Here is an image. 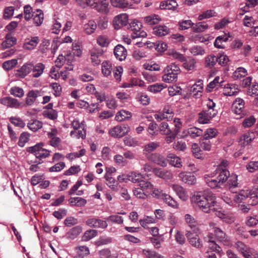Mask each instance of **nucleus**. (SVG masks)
<instances>
[{
	"instance_id": "f257e3e1",
	"label": "nucleus",
	"mask_w": 258,
	"mask_h": 258,
	"mask_svg": "<svg viewBox=\"0 0 258 258\" xmlns=\"http://www.w3.org/2000/svg\"><path fill=\"white\" fill-rule=\"evenodd\" d=\"M191 202L206 213L215 211L216 198L213 193L209 190L195 192L190 198Z\"/></svg>"
},
{
	"instance_id": "f03ea898",
	"label": "nucleus",
	"mask_w": 258,
	"mask_h": 258,
	"mask_svg": "<svg viewBox=\"0 0 258 258\" xmlns=\"http://www.w3.org/2000/svg\"><path fill=\"white\" fill-rule=\"evenodd\" d=\"M45 69V66L42 62L34 64L31 61H28L17 70L16 75L20 78H24L31 73L32 77L37 78L43 74Z\"/></svg>"
},
{
	"instance_id": "7ed1b4c3",
	"label": "nucleus",
	"mask_w": 258,
	"mask_h": 258,
	"mask_svg": "<svg viewBox=\"0 0 258 258\" xmlns=\"http://www.w3.org/2000/svg\"><path fill=\"white\" fill-rule=\"evenodd\" d=\"M208 109L204 110L199 113L198 121L201 124H206L210 122V120L217 113V110L214 109L215 103L209 100L207 104Z\"/></svg>"
},
{
	"instance_id": "20e7f679",
	"label": "nucleus",
	"mask_w": 258,
	"mask_h": 258,
	"mask_svg": "<svg viewBox=\"0 0 258 258\" xmlns=\"http://www.w3.org/2000/svg\"><path fill=\"white\" fill-rule=\"evenodd\" d=\"M164 74L162 76V81L164 82L170 83L175 82L177 80L178 75L180 70L178 66L171 63L167 66L164 71Z\"/></svg>"
},
{
	"instance_id": "39448f33",
	"label": "nucleus",
	"mask_w": 258,
	"mask_h": 258,
	"mask_svg": "<svg viewBox=\"0 0 258 258\" xmlns=\"http://www.w3.org/2000/svg\"><path fill=\"white\" fill-rule=\"evenodd\" d=\"M142 23L137 20H134L130 23L128 29L132 31L131 36L133 39L144 37L147 35L146 33L142 30Z\"/></svg>"
},
{
	"instance_id": "423d86ee",
	"label": "nucleus",
	"mask_w": 258,
	"mask_h": 258,
	"mask_svg": "<svg viewBox=\"0 0 258 258\" xmlns=\"http://www.w3.org/2000/svg\"><path fill=\"white\" fill-rule=\"evenodd\" d=\"M210 230L212 231L211 234H214L216 238L224 244L230 245V242L225 233L216 226V224L214 222L209 223Z\"/></svg>"
},
{
	"instance_id": "0eeeda50",
	"label": "nucleus",
	"mask_w": 258,
	"mask_h": 258,
	"mask_svg": "<svg viewBox=\"0 0 258 258\" xmlns=\"http://www.w3.org/2000/svg\"><path fill=\"white\" fill-rule=\"evenodd\" d=\"M91 64L94 66L99 65L103 58L104 51L100 48L94 47L89 50Z\"/></svg>"
},
{
	"instance_id": "6e6552de",
	"label": "nucleus",
	"mask_w": 258,
	"mask_h": 258,
	"mask_svg": "<svg viewBox=\"0 0 258 258\" xmlns=\"http://www.w3.org/2000/svg\"><path fill=\"white\" fill-rule=\"evenodd\" d=\"M199 233V229L195 228L192 231H187L186 233L189 243L196 248H201L202 246V242L198 235Z\"/></svg>"
},
{
	"instance_id": "1a4fd4ad",
	"label": "nucleus",
	"mask_w": 258,
	"mask_h": 258,
	"mask_svg": "<svg viewBox=\"0 0 258 258\" xmlns=\"http://www.w3.org/2000/svg\"><path fill=\"white\" fill-rule=\"evenodd\" d=\"M0 103L10 108L16 109L22 108L25 107L23 102H20L17 99L11 97H5L0 99Z\"/></svg>"
},
{
	"instance_id": "9d476101",
	"label": "nucleus",
	"mask_w": 258,
	"mask_h": 258,
	"mask_svg": "<svg viewBox=\"0 0 258 258\" xmlns=\"http://www.w3.org/2000/svg\"><path fill=\"white\" fill-rule=\"evenodd\" d=\"M128 22V15L126 13H121L113 18L112 25L115 29L118 30L126 26Z\"/></svg>"
},
{
	"instance_id": "9b49d317",
	"label": "nucleus",
	"mask_w": 258,
	"mask_h": 258,
	"mask_svg": "<svg viewBox=\"0 0 258 258\" xmlns=\"http://www.w3.org/2000/svg\"><path fill=\"white\" fill-rule=\"evenodd\" d=\"M130 131V127L127 125H117L111 128L109 135L113 137L121 138L126 135Z\"/></svg>"
},
{
	"instance_id": "f8f14e48",
	"label": "nucleus",
	"mask_w": 258,
	"mask_h": 258,
	"mask_svg": "<svg viewBox=\"0 0 258 258\" xmlns=\"http://www.w3.org/2000/svg\"><path fill=\"white\" fill-rule=\"evenodd\" d=\"M43 95V92L41 90H32L29 91L26 95L25 103H24L26 106H31L35 102L38 97Z\"/></svg>"
},
{
	"instance_id": "ddd939ff",
	"label": "nucleus",
	"mask_w": 258,
	"mask_h": 258,
	"mask_svg": "<svg viewBox=\"0 0 258 258\" xmlns=\"http://www.w3.org/2000/svg\"><path fill=\"white\" fill-rule=\"evenodd\" d=\"M244 105L245 102L242 99L236 98L232 104V111L235 114L240 115V117L241 118L244 115L243 113Z\"/></svg>"
},
{
	"instance_id": "4468645a",
	"label": "nucleus",
	"mask_w": 258,
	"mask_h": 258,
	"mask_svg": "<svg viewBox=\"0 0 258 258\" xmlns=\"http://www.w3.org/2000/svg\"><path fill=\"white\" fill-rule=\"evenodd\" d=\"M40 42L38 36H30L25 39L23 48L25 50H31L35 49Z\"/></svg>"
},
{
	"instance_id": "2eb2a0df",
	"label": "nucleus",
	"mask_w": 258,
	"mask_h": 258,
	"mask_svg": "<svg viewBox=\"0 0 258 258\" xmlns=\"http://www.w3.org/2000/svg\"><path fill=\"white\" fill-rule=\"evenodd\" d=\"M235 247L244 257L246 256H252L254 254V250L241 241H237Z\"/></svg>"
},
{
	"instance_id": "dca6fc26",
	"label": "nucleus",
	"mask_w": 258,
	"mask_h": 258,
	"mask_svg": "<svg viewBox=\"0 0 258 258\" xmlns=\"http://www.w3.org/2000/svg\"><path fill=\"white\" fill-rule=\"evenodd\" d=\"M169 186L181 200L183 201L187 200L188 198L187 192L182 186L178 184H170Z\"/></svg>"
},
{
	"instance_id": "f3484780",
	"label": "nucleus",
	"mask_w": 258,
	"mask_h": 258,
	"mask_svg": "<svg viewBox=\"0 0 258 258\" xmlns=\"http://www.w3.org/2000/svg\"><path fill=\"white\" fill-rule=\"evenodd\" d=\"M86 224L90 227L102 229L106 228L108 225L106 221L95 218L87 219Z\"/></svg>"
},
{
	"instance_id": "a211bd4d",
	"label": "nucleus",
	"mask_w": 258,
	"mask_h": 258,
	"mask_svg": "<svg viewBox=\"0 0 258 258\" xmlns=\"http://www.w3.org/2000/svg\"><path fill=\"white\" fill-rule=\"evenodd\" d=\"M154 174L157 177L165 180H171L173 178V174L170 170L155 168L153 169Z\"/></svg>"
},
{
	"instance_id": "6ab92c4d",
	"label": "nucleus",
	"mask_w": 258,
	"mask_h": 258,
	"mask_svg": "<svg viewBox=\"0 0 258 258\" xmlns=\"http://www.w3.org/2000/svg\"><path fill=\"white\" fill-rule=\"evenodd\" d=\"M148 159L162 167H166L167 166L165 158L159 154H151L148 156Z\"/></svg>"
},
{
	"instance_id": "aec40b11",
	"label": "nucleus",
	"mask_w": 258,
	"mask_h": 258,
	"mask_svg": "<svg viewBox=\"0 0 258 258\" xmlns=\"http://www.w3.org/2000/svg\"><path fill=\"white\" fill-rule=\"evenodd\" d=\"M193 96L195 98H199L202 96L203 91V82L202 80H199L192 85L190 90Z\"/></svg>"
},
{
	"instance_id": "412c9836",
	"label": "nucleus",
	"mask_w": 258,
	"mask_h": 258,
	"mask_svg": "<svg viewBox=\"0 0 258 258\" xmlns=\"http://www.w3.org/2000/svg\"><path fill=\"white\" fill-rule=\"evenodd\" d=\"M114 54L117 59L122 61L126 57L127 50L122 45L118 44L114 49Z\"/></svg>"
},
{
	"instance_id": "4be33fe9",
	"label": "nucleus",
	"mask_w": 258,
	"mask_h": 258,
	"mask_svg": "<svg viewBox=\"0 0 258 258\" xmlns=\"http://www.w3.org/2000/svg\"><path fill=\"white\" fill-rule=\"evenodd\" d=\"M94 9L99 13L106 14L109 12V3L107 0H97Z\"/></svg>"
},
{
	"instance_id": "5701e85b",
	"label": "nucleus",
	"mask_w": 258,
	"mask_h": 258,
	"mask_svg": "<svg viewBox=\"0 0 258 258\" xmlns=\"http://www.w3.org/2000/svg\"><path fill=\"white\" fill-rule=\"evenodd\" d=\"M178 176L183 182L189 185L194 184L196 182V178L190 173L181 172L179 174Z\"/></svg>"
},
{
	"instance_id": "b1692460",
	"label": "nucleus",
	"mask_w": 258,
	"mask_h": 258,
	"mask_svg": "<svg viewBox=\"0 0 258 258\" xmlns=\"http://www.w3.org/2000/svg\"><path fill=\"white\" fill-rule=\"evenodd\" d=\"M110 3L113 7L118 9L124 10L133 8L132 4L127 0H110Z\"/></svg>"
},
{
	"instance_id": "393cba45",
	"label": "nucleus",
	"mask_w": 258,
	"mask_h": 258,
	"mask_svg": "<svg viewBox=\"0 0 258 258\" xmlns=\"http://www.w3.org/2000/svg\"><path fill=\"white\" fill-rule=\"evenodd\" d=\"M239 91L236 85L233 84H226L223 89V94L225 96H234L236 95Z\"/></svg>"
},
{
	"instance_id": "a878e982",
	"label": "nucleus",
	"mask_w": 258,
	"mask_h": 258,
	"mask_svg": "<svg viewBox=\"0 0 258 258\" xmlns=\"http://www.w3.org/2000/svg\"><path fill=\"white\" fill-rule=\"evenodd\" d=\"M213 174L218 175L217 178L221 184L227 180L230 175L228 170L216 169Z\"/></svg>"
},
{
	"instance_id": "bb28decb",
	"label": "nucleus",
	"mask_w": 258,
	"mask_h": 258,
	"mask_svg": "<svg viewBox=\"0 0 258 258\" xmlns=\"http://www.w3.org/2000/svg\"><path fill=\"white\" fill-rule=\"evenodd\" d=\"M167 160L170 165L176 168L182 167L181 159L175 155L170 153L167 156Z\"/></svg>"
},
{
	"instance_id": "cd10ccee",
	"label": "nucleus",
	"mask_w": 258,
	"mask_h": 258,
	"mask_svg": "<svg viewBox=\"0 0 258 258\" xmlns=\"http://www.w3.org/2000/svg\"><path fill=\"white\" fill-rule=\"evenodd\" d=\"M178 4L174 0L164 1L160 3V8L163 10H175L177 9Z\"/></svg>"
},
{
	"instance_id": "c85d7f7f",
	"label": "nucleus",
	"mask_w": 258,
	"mask_h": 258,
	"mask_svg": "<svg viewBox=\"0 0 258 258\" xmlns=\"http://www.w3.org/2000/svg\"><path fill=\"white\" fill-rule=\"evenodd\" d=\"M97 28V24L93 20H89L83 25V30L85 33L90 35L93 33Z\"/></svg>"
},
{
	"instance_id": "c756f323",
	"label": "nucleus",
	"mask_w": 258,
	"mask_h": 258,
	"mask_svg": "<svg viewBox=\"0 0 258 258\" xmlns=\"http://www.w3.org/2000/svg\"><path fill=\"white\" fill-rule=\"evenodd\" d=\"M169 32V28L164 25L157 26L153 28V33L158 36H165Z\"/></svg>"
},
{
	"instance_id": "7c9ffc66",
	"label": "nucleus",
	"mask_w": 258,
	"mask_h": 258,
	"mask_svg": "<svg viewBox=\"0 0 258 258\" xmlns=\"http://www.w3.org/2000/svg\"><path fill=\"white\" fill-rule=\"evenodd\" d=\"M255 138L254 134L253 132H248L243 134L240 138V143L243 146L248 145Z\"/></svg>"
},
{
	"instance_id": "2f4dec72",
	"label": "nucleus",
	"mask_w": 258,
	"mask_h": 258,
	"mask_svg": "<svg viewBox=\"0 0 258 258\" xmlns=\"http://www.w3.org/2000/svg\"><path fill=\"white\" fill-rule=\"evenodd\" d=\"M132 116V113L129 111L121 110L115 115V119L118 121H123L131 118Z\"/></svg>"
},
{
	"instance_id": "473e14b6",
	"label": "nucleus",
	"mask_w": 258,
	"mask_h": 258,
	"mask_svg": "<svg viewBox=\"0 0 258 258\" xmlns=\"http://www.w3.org/2000/svg\"><path fill=\"white\" fill-rule=\"evenodd\" d=\"M33 22L36 26H40L44 20L43 11L40 9H37L36 12H34Z\"/></svg>"
},
{
	"instance_id": "72a5a7b5",
	"label": "nucleus",
	"mask_w": 258,
	"mask_h": 258,
	"mask_svg": "<svg viewBox=\"0 0 258 258\" xmlns=\"http://www.w3.org/2000/svg\"><path fill=\"white\" fill-rule=\"evenodd\" d=\"M85 126H83L81 129L74 130L70 133V136L75 139H79L81 138L84 139L86 138V132L85 130Z\"/></svg>"
},
{
	"instance_id": "f704fd0d",
	"label": "nucleus",
	"mask_w": 258,
	"mask_h": 258,
	"mask_svg": "<svg viewBox=\"0 0 258 258\" xmlns=\"http://www.w3.org/2000/svg\"><path fill=\"white\" fill-rule=\"evenodd\" d=\"M249 194L250 192H248V190H242L238 194L234 195L233 200L235 202V205L241 203L246 198L248 197Z\"/></svg>"
},
{
	"instance_id": "c9c22d12",
	"label": "nucleus",
	"mask_w": 258,
	"mask_h": 258,
	"mask_svg": "<svg viewBox=\"0 0 258 258\" xmlns=\"http://www.w3.org/2000/svg\"><path fill=\"white\" fill-rule=\"evenodd\" d=\"M105 178L107 181V185L113 190L117 191L119 187L117 181L109 174H106Z\"/></svg>"
},
{
	"instance_id": "e433bc0d",
	"label": "nucleus",
	"mask_w": 258,
	"mask_h": 258,
	"mask_svg": "<svg viewBox=\"0 0 258 258\" xmlns=\"http://www.w3.org/2000/svg\"><path fill=\"white\" fill-rule=\"evenodd\" d=\"M145 22L148 25H153L158 24L161 21V18L157 15L153 14L144 17Z\"/></svg>"
},
{
	"instance_id": "4c0bfd02",
	"label": "nucleus",
	"mask_w": 258,
	"mask_h": 258,
	"mask_svg": "<svg viewBox=\"0 0 258 258\" xmlns=\"http://www.w3.org/2000/svg\"><path fill=\"white\" fill-rule=\"evenodd\" d=\"M164 202L167 204L169 206L174 209H177L179 205L177 201H176L171 196L168 194H165L162 199Z\"/></svg>"
},
{
	"instance_id": "58836bf2",
	"label": "nucleus",
	"mask_w": 258,
	"mask_h": 258,
	"mask_svg": "<svg viewBox=\"0 0 258 258\" xmlns=\"http://www.w3.org/2000/svg\"><path fill=\"white\" fill-rule=\"evenodd\" d=\"M247 73L245 69L242 67L238 68L233 73L232 78L234 80H239L247 76Z\"/></svg>"
},
{
	"instance_id": "ea45409f",
	"label": "nucleus",
	"mask_w": 258,
	"mask_h": 258,
	"mask_svg": "<svg viewBox=\"0 0 258 258\" xmlns=\"http://www.w3.org/2000/svg\"><path fill=\"white\" fill-rule=\"evenodd\" d=\"M129 181L133 183H140L143 180L144 176L141 173L137 172H132L129 173Z\"/></svg>"
},
{
	"instance_id": "a19ab883",
	"label": "nucleus",
	"mask_w": 258,
	"mask_h": 258,
	"mask_svg": "<svg viewBox=\"0 0 258 258\" xmlns=\"http://www.w3.org/2000/svg\"><path fill=\"white\" fill-rule=\"evenodd\" d=\"M82 227L81 226H76L69 231L67 236L71 239H74L82 232Z\"/></svg>"
},
{
	"instance_id": "79ce46f5",
	"label": "nucleus",
	"mask_w": 258,
	"mask_h": 258,
	"mask_svg": "<svg viewBox=\"0 0 258 258\" xmlns=\"http://www.w3.org/2000/svg\"><path fill=\"white\" fill-rule=\"evenodd\" d=\"M111 64L108 61H104L102 63L101 71L103 75L107 77L109 76L112 71Z\"/></svg>"
},
{
	"instance_id": "37998d69",
	"label": "nucleus",
	"mask_w": 258,
	"mask_h": 258,
	"mask_svg": "<svg viewBox=\"0 0 258 258\" xmlns=\"http://www.w3.org/2000/svg\"><path fill=\"white\" fill-rule=\"evenodd\" d=\"M98 232L96 230L90 229L86 231L82 237L84 241H88L97 235Z\"/></svg>"
},
{
	"instance_id": "c03bdc74",
	"label": "nucleus",
	"mask_w": 258,
	"mask_h": 258,
	"mask_svg": "<svg viewBox=\"0 0 258 258\" xmlns=\"http://www.w3.org/2000/svg\"><path fill=\"white\" fill-rule=\"evenodd\" d=\"M27 126L31 131L35 132L42 127V123L36 119L31 120L28 122Z\"/></svg>"
},
{
	"instance_id": "a18cd8bd",
	"label": "nucleus",
	"mask_w": 258,
	"mask_h": 258,
	"mask_svg": "<svg viewBox=\"0 0 258 258\" xmlns=\"http://www.w3.org/2000/svg\"><path fill=\"white\" fill-rule=\"evenodd\" d=\"M189 52L195 56L203 55L205 54V50L199 45H194L189 48Z\"/></svg>"
},
{
	"instance_id": "49530a36",
	"label": "nucleus",
	"mask_w": 258,
	"mask_h": 258,
	"mask_svg": "<svg viewBox=\"0 0 258 258\" xmlns=\"http://www.w3.org/2000/svg\"><path fill=\"white\" fill-rule=\"evenodd\" d=\"M139 186L142 188L143 190L146 192L148 195L151 192L154 186L151 182L144 180L140 182Z\"/></svg>"
},
{
	"instance_id": "de8ad7c7",
	"label": "nucleus",
	"mask_w": 258,
	"mask_h": 258,
	"mask_svg": "<svg viewBox=\"0 0 258 258\" xmlns=\"http://www.w3.org/2000/svg\"><path fill=\"white\" fill-rule=\"evenodd\" d=\"M9 91L11 95L16 97L22 98L24 95V90L18 86H14L11 88Z\"/></svg>"
},
{
	"instance_id": "09e8293b",
	"label": "nucleus",
	"mask_w": 258,
	"mask_h": 258,
	"mask_svg": "<svg viewBox=\"0 0 258 258\" xmlns=\"http://www.w3.org/2000/svg\"><path fill=\"white\" fill-rule=\"evenodd\" d=\"M194 23L190 20H181L178 22V29L180 30H184L192 27Z\"/></svg>"
},
{
	"instance_id": "8fccbe9b",
	"label": "nucleus",
	"mask_w": 258,
	"mask_h": 258,
	"mask_svg": "<svg viewBox=\"0 0 258 258\" xmlns=\"http://www.w3.org/2000/svg\"><path fill=\"white\" fill-rule=\"evenodd\" d=\"M256 122V119L253 115L245 117L242 121V126L244 128H248L252 126Z\"/></svg>"
},
{
	"instance_id": "3c124183",
	"label": "nucleus",
	"mask_w": 258,
	"mask_h": 258,
	"mask_svg": "<svg viewBox=\"0 0 258 258\" xmlns=\"http://www.w3.org/2000/svg\"><path fill=\"white\" fill-rule=\"evenodd\" d=\"M187 134L191 138H196L203 135V130L196 127H192L188 129Z\"/></svg>"
},
{
	"instance_id": "603ef678",
	"label": "nucleus",
	"mask_w": 258,
	"mask_h": 258,
	"mask_svg": "<svg viewBox=\"0 0 258 258\" xmlns=\"http://www.w3.org/2000/svg\"><path fill=\"white\" fill-rule=\"evenodd\" d=\"M191 151L194 156L197 159H203V155L201 148L197 143H194L191 146Z\"/></svg>"
},
{
	"instance_id": "864d4df0",
	"label": "nucleus",
	"mask_w": 258,
	"mask_h": 258,
	"mask_svg": "<svg viewBox=\"0 0 258 258\" xmlns=\"http://www.w3.org/2000/svg\"><path fill=\"white\" fill-rule=\"evenodd\" d=\"M217 62V57L213 54L208 55L205 57V66L211 68L213 67Z\"/></svg>"
},
{
	"instance_id": "5fc2aeb1",
	"label": "nucleus",
	"mask_w": 258,
	"mask_h": 258,
	"mask_svg": "<svg viewBox=\"0 0 258 258\" xmlns=\"http://www.w3.org/2000/svg\"><path fill=\"white\" fill-rule=\"evenodd\" d=\"M16 40L15 37L7 35L6 40L2 44V47L4 48L10 47L15 44Z\"/></svg>"
},
{
	"instance_id": "6e6d98bb",
	"label": "nucleus",
	"mask_w": 258,
	"mask_h": 258,
	"mask_svg": "<svg viewBox=\"0 0 258 258\" xmlns=\"http://www.w3.org/2000/svg\"><path fill=\"white\" fill-rule=\"evenodd\" d=\"M184 219L189 226L191 228H198L197 227L198 225L197 221L195 220V219L190 214H187L184 216Z\"/></svg>"
},
{
	"instance_id": "4d7b16f0",
	"label": "nucleus",
	"mask_w": 258,
	"mask_h": 258,
	"mask_svg": "<svg viewBox=\"0 0 258 258\" xmlns=\"http://www.w3.org/2000/svg\"><path fill=\"white\" fill-rule=\"evenodd\" d=\"M205 181L207 184L211 188H216L219 187L221 186V184L220 183L219 180L217 178L213 179L211 177H205Z\"/></svg>"
},
{
	"instance_id": "13d9d810",
	"label": "nucleus",
	"mask_w": 258,
	"mask_h": 258,
	"mask_svg": "<svg viewBox=\"0 0 258 258\" xmlns=\"http://www.w3.org/2000/svg\"><path fill=\"white\" fill-rule=\"evenodd\" d=\"M223 82V80L222 79H221L220 77L217 76L215 78V79L211 82L207 86V91L208 92H211L217 86H218L219 84L222 83Z\"/></svg>"
},
{
	"instance_id": "bf43d9fd",
	"label": "nucleus",
	"mask_w": 258,
	"mask_h": 258,
	"mask_svg": "<svg viewBox=\"0 0 258 258\" xmlns=\"http://www.w3.org/2000/svg\"><path fill=\"white\" fill-rule=\"evenodd\" d=\"M166 87L163 84H155L148 87L147 90L152 93H156L162 91Z\"/></svg>"
},
{
	"instance_id": "052dcab7",
	"label": "nucleus",
	"mask_w": 258,
	"mask_h": 258,
	"mask_svg": "<svg viewBox=\"0 0 258 258\" xmlns=\"http://www.w3.org/2000/svg\"><path fill=\"white\" fill-rule=\"evenodd\" d=\"M208 27L209 26L208 24L202 22H199L195 25H194L192 27V29L194 32L198 33L205 31L208 28Z\"/></svg>"
},
{
	"instance_id": "680f3d73",
	"label": "nucleus",
	"mask_w": 258,
	"mask_h": 258,
	"mask_svg": "<svg viewBox=\"0 0 258 258\" xmlns=\"http://www.w3.org/2000/svg\"><path fill=\"white\" fill-rule=\"evenodd\" d=\"M17 63L18 60L16 59L7 60L3 63V68L6 71H9L13 69Z\"/></svg>"
},
{
	"instance_id": "e2e57ef3",
	"label": "nucleus",
	"mask_w": 258,
	"mask_h": 258,
	"mask_svg": "<svg viewBox=\"0 0 258 258\" xmlns=\"http://www.w3.org/2000/svg\"><path fill=\"white\" fill-rule=\"evenodd\" d=\"M143 76L148 83L155 82L158 80L157 75L152 72H143Z\"/></svg>"
},
{
	"instance_id": "0e129e2a",
	"label": "nucleus",
	"mask_w": 258,
	"mask_h": 258,
	"mask_svg": "<svg viewBox=\"0 0 258 258\" xmlns=\"http://www.w3.org/2000/svg\"><path fill=\"white\" fill-rule=\"evenodd\" d=\"M218 134L217 130L214 128H207L204 135V139L209 140L215 138Z\"/></svg>"
},
{
	"instance_id": "69168bd1",
	"label": "nucleus",
	"mask_w": 258,
	"mask_h": 258,
	"mask_svg": "<svg viewBox=\"0 0 258 258\" xmlns=\"http://www.w3.org/2000/svg\"><path fill=\"white\" fill-rule=\"evenodd\" d=\"M215 16H216V13L213 10H209L203 12L201 14L199 15L198 20L201 21L203 19H208Z\"/></svg>"
},
{
	"instance_id": "338daca9",
	"label": "nucleus",
	"mask_w": 258,
	"mask_h": 258,
	"mask_svg": "<svg viewBox=\"0 0 258 258\" xmlns=\"http://www.w3.org/2000/svg\"><path fill=\"white\" fill-rule=\"evenodd\" d=\"M29 137L30 135L29 133L26 132L22 133L19 138V140L18 143V145L21 147H24L25 144L28 142Z\"/></svg>"
},
{
	"instance_id": "774afa93",
	"label": "nucleus",
	"mask_w": 258,
	"mask_h": 258,
	"mask_svg": "<svg viewBox=\"0 0 258 258\" xmlns=\"http://www.w3.org/2000/svg\"><path fill=\"white\" fill-rule=\"evenodd\" d=\"M245 224L248 227H253L258 224V216H249L246 218Z\"/></svg>"
}]
</instances>
